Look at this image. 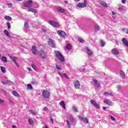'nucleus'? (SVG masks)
<instances>
[{
	"label": "nucleus",
	"instance_id": "1",
	"mask_svg": "<svg viewBox=\"0 0 128 128\" xmlns=\"http://www.w3.org/2000/svg\"><path fill=\"white\" fill-rule=\"evenodd\" d=\"M55 54L56 56V58L59 60L61 62H65L66 60L64 59V56H62V54L59 51H55Z\"/></svg>",
	"mask_w": 128,
	"mask_h": 128
},
{
	"label": "nucleus",
	"instance_id": "2",
	"mask_svg": "<svg viewBox=\"0 0 128 128\" xmlns=\"http://www.w3.org/2000/svg\"><path fill=\"white\" fill-rule=\"evenodd\" d=\"M48 24L52 26H54V28H60V24L54 20H50L48 21Z\"/></svg>",
	"mask_w": 128,
	"mask_h": 128
},
{
	"label": "nucleus",
	"instance_id": "3",
	"mask_svg": "<svg viewBox=\"0 0 128 128\" xmlns=\"http://www.w3.org/2000/svg\"><path fill=\"white\" fill-rule=\"evenodd\" d=\"M42 96L44 98H48L50 96V94L46 90H44L42 92Z\"/></svg>",
	"mask_w": 128,
	"mask_h": 128
},
{
	"label": "nucleus",
	"instance_id": "4",
	"mask_svg": "<svg viewBox=\"0 0 128 128\" xmlns=\"http://www.w3.org/2000/svg\"><path fill=\"white\" fill-rule=\"evenodd\" d=\"M88 4V2L86 0H84V3H79L76 5V8H86Z\"/></svg>",
	"mask_w": 128,
	"mask_h": 128
},
{
	"label": "nucleus",
	"instance_id": "5",
	"mask_svg": "<svg viewBox=\"0 0 128 128\" xmlns=\"http://www.w3.org/2000/svg\"><path fill=\"white\" fill-rule=\"evenodd\" d=\"M32 4V0H29L28 1L23 2V4L25 8H30Z\"/></svg>",
	"mask_w": 128,
	"mask_h": 128
},
{
	"label": "nucleus",
	"instance_id": "6",
	"mask_svg": "<svg viewBox=\"0 0 128 128\" xmlns=\"http://www.w3.org/2000/svg\"><path fill=\"white\" fill-rule=\"evenodd\" d=\"M74 86L76 90H80V81L77 80L74 82Z\"/></svg>",
	"mask_w": 128,
	"mask_h": 128
},
{
	"label": "nucleus",
	"instance_id": "7",
	"mask_svg": "<svg viewBox=\"0 0 128 128\" xmlns=\"http://www.w3.org/2000/svg\"><path fill=\"white\" fill-rule=\"evenodd\" d=\"M9 58L12 60V62L15 64L16 66L18 68L20 66V65L18 64L16 62V60H18V58L16 57H12L11 56H9Z\"/></svg>",
	"mask_w": 128,
	"mask_h": 128
},
{
	"label": "nucleus",
	"instance_id": "8",
	"mask_svg": "<svg viewBox=\"0 0 128 128\" xmlns=\"http://www.w3.org/2000/svg\"><path fill=\"white\" fill-rule=\"evenodd\" d=\"M90 102L92 104L94 108H100V104H98V103H96L94 100H91Z\"/></svg>",
	"mask_w": 128,
	"mask_h": 128
},
{
	"label": "nucleus",
	"instance_id": "9",
	"mask_svg": "<svg viewBox=\"0 0 128 128\" xmlns=\"http://www.w3.org/2000/svg\"><path fill=\"white\" fill-rule=\"evenodd\" d=\"M58 36H62L63 38H66V34L64 31L58 30Z\"/></svg>",
	"mask_w": 128,
	"mask_h": 128
},
{
	"label": "nucleus",
	"instance_id": "10",
	"mask_svg": "<svg viewBox=\"0 0 128 128\" xmlns=\"http://www.w3.org/2000/svg\"><path fill=\"white\" fill-rule=\"evenodd\" d=\"M111 52L112 54H114V55L120 54V52H118V50L115 48L111 50Z\"/></svg>",
	"mask_w": 128,
	"mask_h": 128
},
{
	"label": "nucleus",
	"instance_id": "11",
	"mask_svg": "<svg viewBox=\"0 0 128 128\" xmlns=\"http://www.w3.org/2000/svg\"><path fill=\"white\" fill-rule=\"evenodd\" d=\"M40 56H42V58H46V55H44L46 54V52H44V50L42 49L40 51Z\"/></svg>",
	"mask_w": 128,
	"mask_h": 128
},
{
	"label": "nucleus",
	"instance_id": "12",
	"mask_svg": "<svg viewBox=\"0 0 128 128\" xmlns=\"http://www.w3.org/2000/svg\"><path fill=\"white\" fill-rule=\"evenodd\" d=\"M104 104H108V106H112V101L108 100H105L103 101Z\"/></svg>",
	"mask_w": 128,
	"mask_h": 128
},
{
	"label": "nucleus",
	"instance_id": "13",
	"mask_svg": "<svg viewBox=\"0 0 128 128\" xmlns=\"http://www.w3.org/2000/svg\"><path fill=\"white\" fill-rule=\"evenodd\" d=\"M48 44L51 46V48H54V41L50 38H48Z\"/></svg>",
	"mask_w": 128,
	"mask_h": 128
},
{
	"label": "nucleus",
	"instance_id": "14",
	"mask_svg": "<svg viewBox=\"0 0 128 128\" xmlns=\"http://www.w3.org/2000/svg\"><path fill=\"white\" fill-rule=\"evenodd\" d=\"M78 118L80 120H82V122H86V124L88 123V119L86 118H84L82 116H78Z\"/></svg>",
	"mask_w": 128,
	"mask_h": 128
},
{
	"label": "nucleus",
	"instance_id": "15",
	"mask_svg": "<svg viewBox=\"0 0 128 128\" xmlns=\"http://www.w3.org/2000/svg\"><path fill=\"white\" fill-rule=\"evenodd\" d=\"M32 52L34 54H36V52H38V50H36V46H32Z\"/></svg>",
	"mask_w": 128,
	"mask_h": 128
},
{
	"label": "nucleus",
	"instance_id": "16",
	"mask_svg": "<svg viewBox=\"0 0 128 128\" xmlns=\"http://www.w3.org/2000/svg\"><path fill=\"white\" fill-rule=\"evenodd\" d=\"M99 4L104 8H108V4L104 1H100Z\"/></svg>",
	"mask_w": 128,
	"mask_h": 128
},
{
	"label": "nucleus",
	"instance_id": "17",
	"mask_svg": "<svg viewBox=\"0 0 128 128\" xmlns=\"http://www.w3.org/2000/svg\"><path fill=\"white\" fill-rule=\"evenodd\" d=\"M59 104H60V106H62V108H63L64 110H66V103H64V101L62 100L61 101L60 103Z\"/></svg>",
	"mask_w": 128,
	"mask_h": 128
},
{
	"label": "nucleus",
	"instance_id": "18",
	"mask_svg": "<svg viewBox=\"0 0 128 128\" xmlns=\"http://www.w3.org/2000/svg\"><path fill=\"white\" fill-rule=\"evenodd\" d=\"M120 74L122 78H126V74H124V71L120 70Z\"/></svg>",
	"mask_w": 128,
	"mask_h": 128
},
{
	"label": "nucleus",
	"instance_id": "19",
	"mask_svg": "<svg viewBox=\"0 0 128 128\" xmlns=\"http://www.w3.org/2000/svg\"><path fill=\"white\" fill-rule=\"evenodd\" d=\"M58 74L60 75V76H62V78H68V80H70V78H68V75H66V73H64L62 74L59 73Z\"/></svg>",
	"mask_w": 128,
	"mask_h": 128
},
{
	"label": "nucleus",
	"instance_id": "20",
	"mask_svg": "<svg viewBox=\"0 0 128 128\" xmlns=\"http://www.w3.org/2000/svg\"><path fill=\"white\" fill-rule=\"evenodd\" d=\"M86 50L87 52V54L88 56H92V50L90 49H88V48L86 47Z\"/></svg>",
	"mask_w": 128,
	"mask_h": 128
},
{
	"label": "nucleus",
	"instance_id": "21",
	"mask_svg": "<svg viewBox=\"0 0 128 128\" xmlns=\"http://www.w3.org/2000/svg\"><path fill=\"white\" fill-rule=\"evenodd\" d=\"M0 60L2 62H8V59L6 58V57L4 56H2Z\"/></svg>",
	"mask_w": 128,
	"mask_h": 128
},
{
	"label": "nucleus",
	"instance_id": "22",
	"mask_svg": "<svg viewBox=\"0 0 128 128\" xmlns=\"http://www.w3.org/2000/svg\"><path fill=\"white\" fill-rule=\"evenodd\" d=\"M58 12H61V14H64V12H65V10L64 8H62L60 7H59L58 8Z\"/></svg>",
	"mask_w": 128,
	"mask_h": 128
},
{
	"label": "nucleus",
	"instance_id": "23",
	"mask_svg": "<svg viewBox=\"0 0 128 128\" xmlns=\"http://www.w3.org/2000/svg\"><path fill=\"white\" fill-rule=\"evenodd\" d=\"M94 83L95 84V86H97V88H98V86H100V83H98V82L96 80H94Z\"/></svg>",
	"mask_w": 128,
	"mask_h": 128
},
{
	"label": "nucleus",
	"instance_id": "24",
	"mask_svg": "<svg viewBox=\"0 0 128 128\" xmlns=\"http://www.w3.org/2000/svg\"><path fill=\"white\" fill-rule=\"evenodd\" d=\"M12 94H14V96L18 97V96H20V94H18V92H16V90H14L12 92Z\"/></svg>",
	"mask_w": 128,
	"mask_h": 128
},
{
	"label": "nucleus",
	"instance_id": "25",
	"mask_svg": "<svg viewBox=\"0 0 128 128\" xmlns=\"http://www.w3.org/2000/svg\"><path fill=\"white\" fill-rule=\"evenodd\" d=\"M28 122H29V124L30 126H34V120H32V119L29 118L28 120Z\"/></svg>",
	"mask_w": 128,
	"mask_h": 128
},
{
	"label": "nucleus",
	"instance_id": "26",
	"mask_svg": "<svg viewBox=\"0 0 128 128\" xmlns=\"http://www.w3.org/2000/svg\"><path fill=\"white\" fill-rule=\"evenodd\" d=\"M0 70H2V72L3 74H5L6 70V68L2 66H1L0 67Z\"/></svg>",
	"mask_w": 128,
	"mask_h": 128
},
{
	"label": "nucleus",
	"instance_id": "27",
	"mask_svg": "<svg viewBox=\"0 0 128 128\" xmlns=\"http://www.w3.org/2000/svg\"><path fill=\"white\" fill-rule=\"evenodd\" d=\"M4 32L5 34H6V36H8V38H10V34L8 31L6 30H4Z\"/></svg>",
	"mask_w": 128,
	"mask_h": 128
},
{
	"label": "nucleus",
	"instance_id": "28",
	"mask_svg": "<svg viewBox=\"0 0 128 128\" xmlns=\"http://www.w3.org/2000/svg\"><path fill=\"white\" fill-rule=\"evenodd\" d=\"M28 10L29 12H34L35 14H36L38 12H36V10L32 8H28Z\"/></svg>",
	"mask_w": 128,
	"mask_h": 128
},
{
	"label": "nucleus",
	"instance_id": "29",
	"mask_svg": "<svg viewBox=\"0 0 128 128\" xmlns=\"http://www.w3.org/2000/svg\"><path fill=\"white\" fill-rule=\"evenodd\" d=\"M24 28L26 29L28 28H30V24L28 22H26L24 24Z\"/></svg>",
	"mask_w": 128,
	"mask_h": 128
},
{
	"label": "nucleus",
	"instance_id": "30",
	"mask_svg": "<svg viewBox=\"0 0 128 128\" xmlns=\"http://www.w3.org/2000/svg\"><path fill=\"white\" fill-rule=\"evenodd\" d=\"M4 18L6 20H9L10 22V20H12V17H10V16H5Z\"/></svg>",
	"mask_w": 128,
	"mask_h": 128
},
{
	"label": "nucleus",
	"instance_id": "31",
	"mask_svg": "<svg viewBox=\"0 0 128 128\" xmlns=\"http://www.w3.org/2000/svg\"><path fill=\"white\" fill-rule=\"evenodd\" d=\"M66 50H72V46L70 44H68L66 46Z\"/></svg>",
	"mask_w": 128,
	"mask_h": 128
},
{
	"label": "nucleus",
	"instance_id": "32",
	"mask_svg": "<svg viewBox=\"0 0 128 128\" xmlns=\"http://www.w3.org/2000/svg\"><path fill=\"white\" fill-rule=\"evenodd\" d=\"M6 82L8 84H10V86H14V82H12L10 80H7Z\"/></svg>",
	"mask_w": 128,
	"mask_h": 128
},
{
	"label": "nucleus",
	"instance_id": "33",
	"mask_svg": "<svg viewBox=\"0 0 128 128\" xmlns=\"http://www.w3.org/2000/svg\"><path fill=\"white\" fill-rule=\"evenodd\" d=\"M31 66H32V68L34 70H38V68H36V66L34 64H32Z\"/></svg>",
	"mask_w": 128,
	"mask_h": 128
},
{
	"label": "nucleus",
	"instance_id": "34",
	"mask_svg": "<svg viewBox=\"0 0 128 128\" xmlns=\"http://www.w3.org/2000/svg\"><path fill=\"white\" fill-rule=\"evenodd\" d=\"M27 88L28 90H32V86L30 84H28Z\"/></svg>",
	"mask_w": 128,
	"mask_h": 128
},
{
	"label": "nucleus",
	"instance_id": "35",
	"mask_svg": "<svg viewBox=\"0 0 128 128\" xmlns=\"http://www.w3.org/2000/svg\"><path fill=\"white\" fill-rule=\"evenodd\" d=\"M100 44L101 46H102L103 47L104 46H105L106 42H104V40H100Z\"/></svg>",
	"mask_w": 128,
	"mask_h": 128
},
{
	"label": "nucleus",
	"instance_id": "36",
	"mask_svg": "<svg viewBox=\"0 0 128 128\" xmlns=\"http://www.w3.org/2000/svg\"><path fill=\"white\" fill-rule=\"evenodd\" d=\"M72 110H74V112H78V108H76V106H74L72 107Z\"/></svg>",
	"mask_w": 128,
	"mask_h": 128
},
{
	"label": "nucleus",
	"instance_id": "37",
	"mask_svg": "<svg viewBox=\"0 0 128 128\" xmlns=\"http://www.w3.org/2000/svg\"><path fill=\"white\" fill-rule=\"evenodd\" d=\"M98 30H100V26L98 25L95 26V31L98 32Z\"/></svg>",
	"mask_w": 128,
	"mask_h": 128
},
{
	"label": "nucleus",
	"instance_id": "38",
	"mask_svg": "<svg viewBox=\"0 0 128 128\" xmlns=\"http://www.w3.org/2000/svg\"><path fill=\"white\" fill-rule=\"evenodd\" d=\"M30 112L34 116H36V112L32 110H30Z\"/></svg>",
	"mask_w": 128,
	"mask_h": 128
},
{
	"label": "nucleus",
	"instance_id": "39",
	"mask_svg": "<svg viewBox=\"0 0 128 128\" xmlns=\"http://www.w3.org/2000/svg\"><path fill=\"white\" fill-rule=\"evenodd\" d=\"M50 118L51 122H52V123L54 124V119H52V114H50Z\"/></svg>",
	"mask_w": 128,
	"mask_h": 128
},
{
	"label": "nucleus",
	"instance_id": "40",
	"mask_svg": "<svg viewBox=\"0 0 128 128\" xmlns=\"http://www.w3.org/2000/svg\"><path fill=\"white\" fill-rule=\"evenodd\" d=\"M66 123H67V124L68 126V128H70V122L68 120H66Z\"/></svg>",
	"mask_w": 128,
	"mask_h": 128
},
{
	"label": "nucleus",
	"instance_id": "41",
	"mask_svg": "<svg viewBox=\"0 0 128 128\" xmlns=\"http://www.w3.org/2000/svg\"><path fill=\"white\" fill-rule=\"evenodd\" d=\"M104 96H110V92H104Z\"/></svg>",
	"mask_w": 128,
	"mask_h": 128
},
{
	"label": "nucleus",
	"instance_id": "42",
	"mask_svg": "<svg viewBox=\"0 0 128 128\" xmlns=\"http://www.w3.org/2000/svg\"><path fill=\"white\" fill-rule=\"evenodd\" d=\"M0 104H4V100L0 98Z\"/></svg>",
	"mask_w": 128,
	"mask_h": 128
},
{
	"label": "nucleus",
	"instance_id": "43",
	"mask_svg": "<svg viewBox=\"0 0 128 128\" xmlns=\"http://www.w3.org/2000/svg\"><path fill=\"white\" fill-rule=\"evenodd\" d=\"M110 118H111V120H113V122H116V118H114L112 116H111L110 117Z\"/></svg>",
	"mask_w": 128,
	"mask_h": 128
},
{
	"label": "nucleus",
	"instance_id": "44",
	"mask_svg": "<svg viewBox=\"0 0 128 128\" xmlns=\"http://www.w3.org/2000/svg\"><path fill=\"white\" fill-rule=\"evenodd\" d=\"M7 26L8 29L10 28V22L7 23Z\"/></svg>",
	"mask_w": 128,
	"mask_h": 128
},
{
	"label": "nucleus",
	"instance_id": "45",
	"mask_svg": "<svg viewBox=\"0 0 128 128\" xmlns=\"http://www.w3.org/2000/svg\"><path fill=\"white\" fill-rule=\"evenodd\" d=\"M8 6H9V8H12V4L9 3L8 4Z\"/></svg>",
	"mask_w": 128,
	"mask_h": 128
},
{
	"label": "nucleus",
	"instance_id": "46",
	"mask_svg": "<svg viewBox=\"0 0 128 128\" xmlns=\"http://www.w3.org/2000/svg\"><path fill=\"white\" fill-rule=\"evenodd\" d=\"M80 42H84V40L82 39H79Z\"/></svg>",
	"mask_w": 128,
	"mask_h": 128
},
{
	"label": "nucleus",
	"instance_id": "47",
	"mask_svg": "<svg viewBox=\"0 0 128 128\" xmlns=\"http://www.w3.org/2000/svg\"><path fill=\"white\" fill-rule=\"evenodd\" d=\"M56 68H58V70H62V68H60L58 65H56Z\"/></svg>",
	"mask_w": 128,
	"mask_h": 128
},
{
	"label": "nucleus",
	"instance_id": "48",
	"mask_svg": "<svg viewBox=\"0 0 128 128\" xmlns=\"http://www.w3.org/2000/svg\"><path fill=\"white\" fill-rule=\"evenodd\" d=\"M48 108L46 107H44L43 109L44 110H45L46 112H47V110H48Z\"/></svg>",
	"mask_w": 128,
	"mask_h": 128
},
{
	"label": "nucleus",
	"instance_id": "49",
	"mask_svg": "<svg viewBox=\"0 0 128 128\" xmlns=\"http://www.w3.org/2000/svg\"><path fill=\"white\" fill-rule=\"evenodd\" d=\"M126 0H122V2L123 4H126Z\"/></svg>",
	"mask_w": 128,
	"mask_h": 128
},
{
	"label": "nucleus",
	"instance_id": "50",
	"mask_svg": "<svg viewBox=\"0 0 128 128\" xmlns=\"http://www.w3.org/2000/svg\"><path fill=\"white\" fill-rule=\"evenodd\" d=\"M1 82H2V84H6V82L4 81H2Z\"/></svg>",
	"mask_w": 128,
	"mask_h": 128
},
{
	"label": "nucleus",
	"instance_id": "51",
	"mask_svg": "<svg viewBox=\"0 0 128 128\" xmlns=\"http://www.w3.org/2000/svg\"><path fill=\"white\" fill-rule=\"evenodd\" d=\"M12 128H18L16 125H12Z\"/></svg>",
	"mask_w": 128,
	"mask_h": 128
},
{
	"label": "nucleus",
	"instance_id": "52",
	"mask_svg": "<svg viewBox=\"0 0 128 128\" xmlns=\"http://www.w3.org/2000/svg\"><path fill=\"white\" fill-rule=\"evenodd\" d=\"M118 10H120V11L122 10V7H119V8H118Z\"/></svg>",
	"mask_w": 128,
	"mask_h": 128
},
{
	"label": "nucleus",
	"instance_id": "53",
	"mask_svg": "<svg viewBox=\"0 0 128 128\" xmlns=\"http://www.w3.org/2000/svg\"><path fill=\"white\" fill-rule=\"evenodd\" d=\"M118 88H122V86H118Z\"/></svg>",
	"mask_w": 128,
	"mask_h": 128
},
{
	"label": "nucleus",
	"instance_id": "54",
	"mask_svg": "<svg viewBox=\"0 0 128 128\" xmlns=\"http://www.w3.org/2000/svg\"><path fill=\"white\" fill-rule=\"evenodd\" d=\"M64 4H68V1H64Z\"/></svg>",
	"mask_w": 128,
	"mask_h": 128
},
{
	"label": "nucleus",
	"instance_id": "55",
	"mask_svg": "<svg viewBox=\"0 0 128 128\" xmlns=\"http://www.w3.org/2000/svg\"><path fill=\"white\" fill-rule=\"evenodd\" d=\"M43 32H46V30L44 29Z\"/></svg>",
	"mask_w": 128,
	"mask_h": 128
},
{
	"label": "nucleus",
	"instance_id": "56",
	"mask_svg": "<svg viewBox=\"0 0 128 128\" xmlns=\"http://www.w3.org/2000/svg\"><path fill=\"white\" fill-rule=\"evenodd\" d=\"M109 96H113L114 94L112 93H109Z\"/></svg>",
	"mask_w": 128,
	"mask_h": 128
},
{
	"label": "nucleus",
	"instance_id": "57",
	"mask_svg": "<svg viewBox=\"0 0 128 128\" xmlns=\"http://www.w3.org/2000/svg\"><path fill=\"white\" fill-rule=\"evenodd\" d=\"M106 107H103L102 108V110H106Z\"/></svg>",
	"mask_w": 128,
	"mask_h": 128
},
{
	"label": "nucleus",
	"instance_id": "58",
	"mask_svg": "<svg viewBox=\"0 0 128 128\" xmlns=\"http://www.w3.org/2000/svg\"><path fill=\"white\" fill-rule=\"evenodd\" d=\"M10 104H14V102L12 100H9Z\"/></svg>",
	"mask_w": 128,
	"mask_h": 128
},
{
	"label": "nucleus",
	"instance_id": "59",
	"mask_svg": "<svg viewBox=\"0 0 128 128\" xmlns=\"http://www.w3.org/2000/svg\"><path fill=\"white\" fill-rule=\"evenodd\" d=\"M28 70H29L30 72H32V69L30 68H28Z\"/></svg>",
	"mask_w": 128,
	"mask_h": 128
},
{
	"label": "nucleus",
	"instance_id": "60",
	"mask_svg": "<svg viewBox=\"0 0 128 128\" xmlns=\"http://www.w3.org/2000/svg\"><path fill=\"white\" fill-rule=\"evenodd\" d=\"M112 12V15H113V16H114V14H114V12Z\"/></svg>",
	"mask_w": 128,
	"mask_h": 128
},
{
	"label": "nucleus",
	"instance_id": "61",
	"mask_svg": "<svg viewBox=\"0 0 128 128\" xmlns=\"http://www.w3.org/2000/svg\"><path fill=\"white\" fill-rule=\"evenodd\" d=\"M74 0V2H80V0Z\"/></svg>",
	"mask_w": 128,
	"mask_h": 128
},
{
	"label": "nucleus",
	"instance_id": "62",
	"mask_svg": "<svg viewBox=\"0 0 128 128\" xmlns=\"http://www.w3.org/2000/svg\"><path fill=\"white\" fill-rule=\"evenodd\" d=\"M122 30V32H124V30H126V28H123V29Z\"/></svg>",
	"mask_w": 128,
	"mask_h": 128
},
{
	"label": "nucleus",
	"instance_id": "63",
	"mask_svg": "<svg viewBox=\"0 0 128 128\" xmlns=\"http://www.w3.org/2000/svg\"><path fill=\"white\" fill-rule=\"evenodd\" d=\"M116 44H118V41L116 40Z\"/></svg>",
	"mask_w": 128,
	"mask_h": 128
},
{
	"label": "nucleus",
	"instance_id": "64",
	"mask_svg": "<svg viewBox=\"0 0 128 128\" xmlns=\"http://www.w3.org/2000/svg\"><path fill=\"white\" fill-rule=\"evenodd\" d=\"M126 32L127 34H128V28H127V32Z\"/></svg>",
	"mask_w": 128,
	"mask_h": 128
}]
</instances>
